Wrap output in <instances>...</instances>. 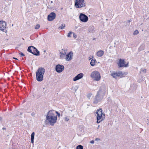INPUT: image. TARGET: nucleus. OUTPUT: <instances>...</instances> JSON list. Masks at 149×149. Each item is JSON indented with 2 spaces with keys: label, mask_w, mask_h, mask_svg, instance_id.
I'll list each match as a JSON object with an SVG mask.
<instances>
[{
  "label": "nucleus",
  "mask_w": 149,
  "mask_h": 149,
  "mask_svg": "<svg viewBox=\"0 0 149 149\" xmlns=\"http://www.w3.org/2000/svg\"><path fill=\"white\" fill-rule=\"evenodd\" d=\"M73 37L74 38H77V36L76 35V34H75L73 32Z\"/></svg>",
  "instance_id": "2f4dec72"
},
{
  "label": "nucleus",
  "mask_w": 149,
  "mask_h": 149,
  "mask_svg": "<svg viewBox=\"0 0 149 149\" xmlns=\"http://www.w3.org/2000/svg\"><path fill=\"white\" fill-rule=\"evenodd\" d=\"M13 58L15 59H17L16 58L13 57Z\"/></svg>",
  "instance_id": "79ce46f5"
},
{
  "label": "nucleus",
  "mask_w": 149,
  "mask_h": 149,
  "mask_svg": "<svg viewBox=\"0 0 149 149\" xmlns=\"http://www.w3.org/2000/svg\"><path fill=\"white\" fill-rule=\"evenodd\" d=\"M34 135H35V133L34 132H33L31 134V139H34Z\"/></svg>",
  "instance_id": "c85d7f7f"
},
{
  "label": "nucleus",
  "mask_w": 149,
  "mask_h": 149,
  "mask_svg": "<svg viewBox=\"0 0 149 149\" xmlns=\"http://www.w3.org/2000/svg\"><path fill=\"white\" fill-rule=\"evenodd\" d=\"M19 54L21 55V56H24L25 55L22 52H21Z\"/></svg>",
  "instance_id": "72a5a7b5"
},
{
  "label": "nucleus",
  "mask_w": 149,
  "mask_h": 149,
  "mask_svg": "<svg viewBox=\"0 0 149 149\" xmlns=\"http://www.w3.org/2000/svg\"><path fill=\"white\" fill-rule=\"evenodd\" d=\"M32 54L36 55L39 56L40 55L39 52L37 49L33 46L32 47Z\"/></svg>",
  "instance_id": "ddd939ff"
},
{
  "label": "nucleus",
  "mask_w": 149,
  "mask_h": 149,
  "mask_svg": "<svg viewBox=\"0 0 149 149\" xmlns=\"http://www.w3.org/2000/svg\"><path fill=\"white\" fill-rule=\"evenodd\" d=\"M40 27V25L39 24H37L35 27V29H38Z\"/></svg>",
  "instance_id": "c756f323"
},
{
  "label": "nucleus",
  "mask_w": 149,
  "mask_h": 149,
  "mask_svg": "<svg viewBox=\"0 0 149 149\" xmlns=\"http://www.w3.org/2000/svg\"><path fill=\"white\" fill-rule=\"evenodd\" d=\"M148 52L149 53V51Z\"/></svg>",
  "instance_id": "49530a36"
},
{
  "label": "nucleus",
  "mask_w": 149,
  "mask_h": 149,
  "mask_svg": "<svg viewBox=\"0 0 149 149\" xmlns=\"http://www.w3.org/2000/svg\"><path fill=\"white\" fill-rule=\"evenodd\" d=\"M146 72V69L141 68L140 70V73H145Z\"/></svg>",
  "instance_id": "aec40b11"
},
{
  "label": "nucleus",
  "mask_w": 149,
  "mask_h": 149,
  "mask_svg": "<svg viewBox=\"0 0 149 149\" xmlns=\"http://www.w3.org/2000/svg\"><path fill=\"white\" fill-rule=\"evenodd\" d=\"M91 76L93 80L99 81L101 79V76L100 73L96 71H93L91 73Z\"/></svg>",
  "instance_id": "39448f33"
},
{
  "label": "nucleus",
  "mask_w": 149,
  "mask_h": 149,
  "mask_svg": "<svg viewBox=\"0 0 149 149\" xmlns=\"http://www.w3.org/2000/svg\"><path fill=\"white\" fill-rule=\"evenodd\" d=\"M73 116H74V115H73L72 117H73Z\"/></svg>",
  "instance_id": "de8ad7c7"
},
{
  "label": "nucleus",
  "mask_w": 149,
  "mask_h": 149,
  "mask_svg": "<svg viewBox=\"0 0 149 149\" xmlns=\"http://www.w3.org/2000/svg\"><path fill=\"white\" fill-rule=\"evenodd\" d=\"M56 17V14L54 12H52L47 17V19L48 21H51L54 19Z\"/></svg>",
  "instance_id": "f8f14e48"
},
{
  "label": "nucleus",
  "mask_w": 149,
  "mask_h": 149,
  "mask_svg": "<svg viewBox=\"0 0 149 149\" xmlns=\"http://www.w3.org/2000/svg\"><path fill=\"white\" fill-rule=\"evenodd\" d=\"M65 24H61V26L59 27L58 28V29H63L65 27Z\"/></svg>",
  "instance_id": "412c9836"
},
{
  "label": "nucleus",
  "mask_w": 149,
  "mask_h": 149,
  "mask_svg": "<svg viewBox=\"0 0 149 149\" xmlns=\"http://www.w3.org/2000/svg\"><path fill=\"white\" fill-rule=\"evenodd\" d=\"M56 112L54 110L49 111L47 113L46 116L47 120L52 125H53L56 122L57 115L56 114Z\"/></svg>",
  "instance_id": "f257e3e1"
},
{
  "label": "nucleus",
  "mask_w": 149,
  "mask_h": 149,
  "mask_svg": "<svg viewBox=\"0 0 149 149\" xmlns=\"http://www.w3.org/2000/svg\"><path fill=\"white\" fill-rule=\"evenodd\" d=\"M66 52L65 51L63 52H60V56L61 57L62 56H64L66 54Z\"/></svg>",
  "instance_id": "b1692460"
},
{
  "label": "nucleus",
  "mask_w": 149,
  "mask_h": 149,
  "mask_svg": "<svg viewBox=\"0 0 149 149\" xmlns=\"http://www.w3.org/2000/svg\"><path fill=\"white\" fill-rule=\"evenodd\" d=\"M64 66L63 65L58 64L56 67V70L58 73L62 72L64 69Z\"/></svg>",
  "instance_id": "9b49d317"
},
{
  "label": "nucleus",
  "mask_w": 149,
  "mask_h": 149,
  "mask_svg": "<svg viewBox=\"0 0 149 149\" xmlns=\"http://www.w3.org/2000/svg\"><path fill=\"white\" fill-rule=\"evenodd\" d=\"M6 25V23L3 21H0V30L3 32H6L7 30L5 29Z\"/></svg>",
  "instance_id": "1a4fd4ad"
},
{
  "label": "nucleus",
  "mask_w": 149,
  "mask_h": 149,
  "mask_svg": "<svg viewBox=\"0 0 149 149\" xmlns=\"http://www.w3.org/2000/svg\"><path fill=\"white\" fill-rule=\"evenodd\" d=\"M79 18L80 20L83 22H86L88 19L87 16L82 13H81L79 16Z\"/></svg>",
  "instance_id": "6e6552de"
},
{
  "label": "nucleus",
  "mask_w": 149,
  "mask_h": 149,
  "mask_svg": "<svg viewBox=\"0 0 149 149\" xmlns=\"http://www.w3.org/2000/svg\"><path fill=\"white\" fill-rule=\"evenodd\" d=\"M13 24H12V26H13Z\"/></svg>",
  "instance_id": "a18cd8bd"
},
{
  "label": "nucleus",
  "mask_w": 149,
  "mask_h": 149,
  "mask_svg": "<svg viewBox=\"0 0 149 149\" xmlns=\"http://www.w3.org/2000/svg\"><path fill=\"white\" fill-rule=\"evenodd\" d=\"M32 46H30L29 47H28V49H27V50L29 52L31 53H32Z\"/></svg>",
  "instance_id": "4be33fe9"
},
{
  "label": "nucleus",
  "mask_w": 149,
  "mask_h": 149,
  "mask_svg": "<svg viewBox=\"0 0 149 149\" xmlns=\"http://www.w3.org/2000/svg\"><path fill=\"white\" fill-rule=\"evenodd\" d=\"M76 149H83V147L81 145H79L77 147Z\"/></svg>",
  "instance_id": "5701e85b"
},
{
  "label": "nucleus",
  "mask_w": 149,
  "mask_h": 149,
  "mask_svg": "<svg viewBox=\"0 0 149 149\" xmlns=\"http://www.w3.org/2000/svg\"><path fill=\"white\" fill-rule=\"evenodd\" d=\"M125 62L124 60L120 59H119V63H118V65L120 67H127L128 65V63L125 64Z\"/></svg>",
  "instance_id": "9d476101"
},
{
  "label": "nucleus",
  "mask_w": 149,
  "mask_h": 149,
  "mask_svg": "<svg viewBox=\"0 0 149 149\" xmlns=\"http://www.w3.org/2000/svg\"><path fill=\"white\" fill-rule=\"evenodd\" d=\"M55 111L56 112V114L57 115V116L58 115L59 117L60 115V113L56 111Z\"/></svg>",
  "instance_id": "473e14b6"
},
{
  "label": "nucleus",
  "mask_w": 149,
  "mask_h": 149,
  "mask_svg": "<svg viewBox=\"0 0 149 149\" xmlns=\"http://www.w3.org/2000/svg\"><path fill=\"white\" fill-rule=\"evenodd\" d=\"M73 53L72 52H70L66 55V60L67 61L70 60L73 57Z\"/></svg>",
  "instance_id": "2eb2a0df"
},
{
  "label": "nucleus",
  "mask_w": 149,
  "mask_h": 149,
  "mask_svg": "<svg viewBox=\"0 0 149 149\" xmlns=\"http://www.w3.org/2000/svg\"><path fill=\"white\" fill-rule=\"evenodd\" d=\"M72 110H69V113H70V112H72Z\"/></svg>",
  "instance_id": "ea45409f"
},
{
  "label": "nucleus",
  "mask_w": 149,
  "mask_h": 149,
  "mask_svg": "<svg viewBox=\"0 0 149 149\" xmlns=\"http://www.w3.org/2000/svg\"><path fill=\"white\" fill-rule=\"evenodd\" d=\"M83 75L84 74L82 73H80L78 74L73 78V81H75L81 79L83 77Z\"/></svg>",
  "instance_id": "4468645a"
},
{
  "label": "nucleus",
  "mask_w": 149,
  "mask_h": 149,
  "mask_svg": "<svg viewBox=\"0 0 149 149\" xmlns=\"http://www.w3.org/2000/svg\"><path fill=\"white\" fill-rule=\"evenodd\" d=\"M139 31L137 30H136L133 33V34L134 35H136L139 33Z\"/></svg>",
  "instance_id": "a878e982"
},
{
  "label": "nucleus",
  "mask_w": 149,
  "mask_h": 149,
  "mask_svg": "<svg viewBox=\"0 0 149 149\" xmlns=\"http://www.w3.org/2000/svg\"><path fill=\"white\" fill-rule=\"evenodd\" d=\"M91 95H92V94H91V93H89V94H88L87 95V97L89 99H90V98Z\"/></svg>",
  "instance_id": "7c9ffc66"
},
{
  "label": "nucleus",
  "mask_w": 149,
  "mask_h": 149,
  "mask_svg": "<svg viewBox=\"0 0 149 149\" xmlns=\"http://www.w3.org/2000/svg\"><path fill=\"white\" fill-rule=\"evenodd\" d=\"M32 115H33V114H32Z\"/></svg>",
  "instance_id": "8fccbe9b"
},
{
  "label": "nucleus",
  "mask_w": 149,
  "mask_h": 149,
  "mask_svg": "<svg viewBox=\"0 0 149 149\" xmlns=\"http://www.w3.org/2000/svg\"><path fill=\"white\" fill-rule=\"evenodd\" d=\"M2 120V118L1 117H0V120Z\"/></svg>",
  "instance_id": "37998d69"
},
{
  "label": "nucleus",
  "mask_w": 149,
  "mask_h": 149,
  "mask_svg": "<svg viewBox=\"0 0 149 149\" xmlns=\"http://www.w3.org/2000/svg\"><path fill=\"white\" fill-rule=\"evenodd\" d=\"M104 95L103 92L101 90L99 91L97 95L95 96L93 103L96 104L100 102L103 99Z\"/></svg>",
  "instance_id": "20e7f679"
},
{
  "label": "nucleus",
  "mask_w": 149,
  "mask_h": 149,
  "mask_svg": "<svg viewBox=\"0 0 149 149\" xmlns=\"http://www.w3.org/2000/svg\"><path fill=\"white\" fill-rule=\"evenodd\" d=\"M31 142L32 143H33L34 142V139H31Z\"/></svg>",
  "instance_id": "c9c22d12"
},
{
  "label": "nucleus",
  "mask_w": 149,
  "mask_h": 149,
  "mask_svg": "<svg viewBox=\"0 0 149 149\" xmlns=\"http://www.w3.org/2000/svg\"><path fill=\"white\" fill-rule=\"evenodd\" d=\"M96 114V122L97 123H99L104 119L105 115L102 112V110L101 109L97 110Z\"/></svg>",
  "instance_id": "7ed1b4c3"
},
{
  "label": "nucleus",
  "mask_w": 149,
  "mask_h": 149,
  "mask_svg": "<svg viewBox=\"0 0 149 149\" xmlns=\"http://www.w3.org/2000/svg\"><path fill=\"white\" fill-rule=\"evenodd\" d=\"M88 30L89 32L91 33H93L94 32V28L93 26H91L89 27Z\"/></svg>",
  "instance_id": "f3484780"
},
{
  "label": "nucleus",
  "mask_w": 149,
  "mask_h": 149,
  "mask_svg": "<svg viewBox=\"0 0 149 149\" xmlns=\"http://www.w3.org/2000/svg\"><path fill=\"white\" fill-rule=\"evenodd\" d=\"M127 74V73L126 72H123L120 71L118 72H113L111 74V75L113 78H117V77H123Z\"/></svg>",
  "instance_id": "423d86ee"
},
{
  "label": "nucleus",
  "mask_w": 149,
  "mask_h": 149,
  "mask_svg": "<svg viewBox=\"0 0 149 149\" xmlns=\"http://www.w3.org/2000/svg\"><path fill=\"white\" fill-rule=\"evenodd\" d=\"M69 117H70V116L68 117V116H66L64 118L65 121H67V122L68 121L70 120Z\"/></svg>",
  "instance_id": "cd10ccee"
},
{
  "label": "nucleus",
  "mask_w": 149,
  "mask_h": 149,
  "mask_svg": "<svg viewBox=\"0 0 149 149\" xmlns=\"http://www.w3.org/2000/svg\"><path fill=\"white\" fill-rule=\"evenodd\" d=\"M99 127H100V125H98V127L97 129H98V128H99Z\"/></svg>",
  "instance_id": "c03bdc74"
},
{
  "label": "nucleus",
  "mask_w": 149,
  "mask_h": 149,
  "mask_svg": "<svg viewBox=\"0 0 149 149\" xmlns=\"http://www.w3.org/2000/svg\"><path fill=\"white\" fill-rule=\"evenodd\" d=\"M93 58V56L91 57V58L89 59V60H92V59H93V58Z\"/></svg>",
  "instance_id": "58836bf2"
},
{
  "label": "nucleus",
  "mask_w": 149,
  "mask_h": 149,
  "mask_svg": "<svg viewBox=\"0 0 149 149\" xmlns=\"http://www.w3.org/2000/svg\"><path fill=\"white\" fill-rule=\"evenodd\" d=\"M95 61L96 60L95 59H92L91 60V61L90 62V64L91 66H93L95 65Z\"/></svg>",
  "instance_id": "6ab92c4d"
},
{
  "label": "nucleus",
  "mask_w": 149,
  "mask_h": 149,
  "mask_svg": "<svg viewBox=\"0 0 149 149\" xmlns=\"http://www.w3.org/2000/svg\"><path fill=\"white\" fill-rule=\"evenodd\" d=\"M131 21V19H130V20H128V22H130Z\"/></svg>",
  "instance_id": "4c0bfd02"
},
{
  "label": "nucleus",
  "mask_w": 149,
  "mask_h": 149,
  "mask_svg": "<svg viewBox=\"0 0 149 149\" xmlns=\"http://www.w3.org/2000/svg\"><path fill=\"white\" fill-rule=\"evenodd\" d=\"M144 49L145 47L144 45H142L140 47L139 49L140 50H142Z\"/></svg>",
  "instance_id": "393cba45"
},
{
  "label": "nucleus",
  "mask_w": 149,
  "mask_h": 149,
  "mask_svg": "<svg viewBox=\"0 0 149 149\" xmlns=\"http://www.w3.org/2000/svg\"><path fill=\"white\" fill-rule=\"evenodd\" d=\"M45 69L42 68H39L36 72V78L38 81H41L43 80Z\"/></svg>",
  "instance_id": "f03ea898"
},
{
  "label": "nucleus",
  "mask_w": 149,
  "mask_h": 149,
  "mask_svg": "<svg viewBox=\"0 0 149 149\" xmlns=\"http://www.w3.org/2000/svg\"><path fill=\"white\" fill-rule=\"evenodd\" d=\"M100 140V139L98 138H96V139H95V141H98V140Z\"/></svg>",
  "instance_id": "e433bc0d"
},
{
  "label": "nucleus",
  "mask_w": 149,
  "mask_h": 149,
  "mask_svg": "<svg viewBox=\"0 0 149 149\" xmlns=\"http://www.w3.org/2000/svg\"><path fill=\"white\" fill-rule=\"evenodd\" d=\"M104 52L102 50H99L98 51L96 54L97 56L99 57H101L104 54Z\"/></svg>",
  "instance_id": "dca6fc26"
},
{
  "label": "nucleus",
  "mask_w": 149,
  "mask_h": 149,
  "mask_svg": "<svg viewBox=\"0 0 149 149\" xmlns=\"http://www.w3.org/2000/svg\"><path fill=\"white\" fill-rule=\"evenodd\" d=\"M2 129L3 130H6V128H4V127H3Z\"/></svg>",
  "instance_id": "a19ab883"
},
{
  "label": "nucleus",
  "mask_w": 149,
  "mask_h": 149,
  "mask_svg": "<svg viewBox=\"0 0 149 149\" xmlns=\"http://www.w3.org/2000/svg\"><path fill=\"white\" fill-rule=\"evenodd\" d=\"M145 79V77L143 76H141L139 79V82L141 83Z\"/></svg>",
  "instance_id": "a211bd4d"
},
{
  "label": "nucleus",
  "mask_w": 149,
  "mask_h": 149,
  "mask_svg": "<svg viewBox=\"0 0 149 149\" xmlns=\"http://www.w3.org/2000/svg\"><path fill=\"white\" fill-rule=\"evenodd\" d=\"M73 32L70 31L69 33H68L67 37L69 38H70L71 37V35L72 34Z\"/></svg>",
  "instance_id": "bb28decb"
},
{
  "label": "nucleus",
  "mask_w": 149,
  "mask_h": 149,
  "mask_svg": "<svg viewBox=\"0 0 149 149\" xmlns=\"http://www.w3.org/2000/svg\"><path fill=\"white\" fill-rule=\"evenodd\" d=\"M84 0H75L74 5L77 8H81L85 6Z\"/></svg>",
  "instance_id": "0eeeda50"
},
{
  "label": "nucleus",
  "mask_w": 149,
  "mask_h": 149,
  "mask_svg": "<svg viewBox=\"0 0 149 149\" xmlns=\"http://www.w3.org/2000/svg\"><path fill=\"white\" fill-rule=\"evenodd\" d=\"M90 143L92 144H93L94 143V140H92L90 141Z\"/></svg>",
  "instance_id": "f704fd0d"
},
{
  "label": "nucleus",
  "mask_w": 149,
  "mask_h": 149,
  "mask_svg": "<svg viewBox=\"0 0 149 149\" xmlns=\"http://www.w3.org/2000/svg\"><path fill=\"white\" fill-rule=\"evenodd\" d=\"M32 115H33V114H32Z\"/></svg>",
  "instance_id": "09e8293b"
}]
</instances>
